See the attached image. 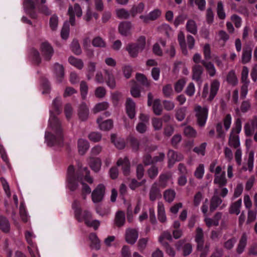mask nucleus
Instances as JSON below:
<instances>
[{"mask_svg":"<svg viewBox=\"0 0 257 257\" xmlns=\"http://www.w3.org/2000/svg\"><path fill=\"white\" fill-rule=\"evenodd\" d=\"M49 124L45 132V142L49 146L61 145L63 143V134L61 122L53 114L50 115Z\"/></svg>","mask_w":257,"mask_h":257,"instance_id":"obj_1","label":"nucleus"},{"mask_svg":"<svg viewBox=\"0 0 257 257\" xmlns=\"http://www.w3.org/2000/svg\"><path fill=\"white\" fill-rule=\"evenodd\" d=\"M195 111L197 124L200 127L204 126L208 116V108L207 107H202L200 105H197L195 108Z\"/></svg>","mask_w":257,"mask_h":257,"instance_id":"obj_2","label":"nucleus"},{"mask_svg":"<svg viewBox=\"0 0 257 257\" xmlns=\"http://www.w3.org/2000/svg\"><path fill=\"white\" fill-rule=\"evenodd\" d=\"M67 14L69 16V23L72 26H74L75 24V15L77 17H81L82 11L79 5L76 3L73 7L69 6Z\"/></svg>","mask_w":257,"mask_h":257,"instance_id":"obj_3","label":"nucleus"},{"mask_svg":"<svg viewBox=\"0 0 257 257\" xmlns=\"http://www.w3.org/2000/svg\"><path fill=\"white\" fill-rule=\"evenodd\" d=\"M105 187L102 184H98L91 193L92 201L96 203L102 201L105 194Z\"/></svg>","mask_w":257,"mask_h":257,"instance_id":"obj_4","label":"nucleus"},{"mask_svg":"<svg viewBox=\"0 0 257 257\" xmlns=\"http://www.w3.org/2000/svg\"><path fill=\"white\" fill-rule=\"evenodd\" d=\"M257 128V116H253L244 126V133L247 137L253 135L255 129Z\"/></svg>","mask_w":257,"mask_h":257,"instance_id":"obj_5","label":"nucleus"},{"mask_svg":"<svg viewBox=\"0 0 257 257\" xmlns=\"http://www.w3.org/2000/svg\"><path fill=\"white\" fill-rule=\"evenodd\" d=\"M195 241L197 243V250L198 251H202L204 247L205 240L203 229L200 227H198L196 229Z\"/></svg>","mask_w":257,"mask_h":257,"instance_id":"obj_6","label":"nucleus"},{"mask_svg":"<svg viewBox=\"0 0 257 257\" xmlns=\"http://www.w3.org/2000/svg\"><path fill=\"white\" fill-rule=\"evenodd\" d=\"M40 50L44 59L49 61L54 54V50L48 42H44L41 45Z\"/></svg>","mask_w":257,"mask_h":257,"instance_id":"obj_7","label":"nucleus"},{"mask_svg":"<svg viewBox=\"0 0 257 257\" xmlns=\"http://www.w3.org/2000/svg\"><path fill=\"white\" fill-rule=\"evenodd\" d=\"M185 239H181L177 241L175 244V247L178 250L182 248L183 255L187 256L192 251V245L190 243H186Z\"/></svg>","mask_w":257,"mask_h":257,"instance_id":"obj_8","label":"nucleus"},{"mask_svg":"<svg viewBox=\"0 0 257 257\" xmlns=\"http://www.w3.org/2000/svg\"><path fill=\"white\" fill-rule=\"evenodd\" d=\"M218 189H214V195L210 200L209 210L211 212H214L222 202V200L218 195Z\"/></svg>","mask_w":257,"mask_h":257,"instance_id":"obj_9","label":"nucleus"},{"mask_svg":"<svg viewBox=\"0 0 257 257\" xmlns=\"http://www.w3.org/2000/svg\"><path fill=\"white\" fill-rule=\"evenodd\" d=\"M125 111L130 119H133L136 116V103L131 98H127L126 100Z\"/></svg>","mask_w":257,"mask_h":257,"instance_id":"obj_10","label":"nucleus"},{"mask_svg":"<svg viewBox=\"0 0 257 257\" xmlns=\"http://www.w3.org/2000/svg\"><path fill=\"white\" fill-rule=\"evenodd\" d=\"M104 79L107 85L111 89L116 87V81L112 70L104 69Z\"/></svg>","mask_w":257,"mask_h":257,"instance_id":"obj_11","label":"nucleus"},{"mask_svg":"<svg viewBox=\"0 0 257 257\" xmlns=\"http://www.w3.org/2000/svg\"><path fill=\"white\" fill-rule=\"evenodd\" d=\"M138 236V231L136 229L128 228L126 230L125 239L128 243L134 244L136 242Z\"/></svg>","mask_w":257,"mask_h":257,"instance_id":"obj_12","label":"nucleus"},{"mask_svg":"<svg viewBox=\"0 0 257 257\" xmlns=\"http://www.w3.org/2000/svg\"><path fill=\"white\" fill-rule=\"evenodd\" d=\"M203 71V67L199 64H195L192 67V78L200 84H201L202 82L201 76Z\"/></svg>","mask_w":257,"mask_h":257,"instance_id":"obj_13","label":"nucleus"},{"mask_svg":"<svg viewBox=\"0 0 257 257\" xmlns=\"http://www.w3.org/2000/svg\"><path fill=\"white\" fill-rule=\"evenodd\" d=\"M23 6L26 13L29 15L32 18H37V14L34 11L35 6L33 1L31 0H25L23 3Z\"/></svg>","mask_w":257,"mask_h":257,"instance_id":"obj_14","label":"nucleus"},{"mask_svg":"<svg viewBox=\"0 0 257 257\" xmlns=\"http://www.w3.org/2000/svg\"><path fill=\"white\" fill-rule=\"evenodd\" d=\"M162 194L161 191L156 182L154 183L149 191V199L151 201H155L157 199L161 198Z\"/></svg>","mask_w":257,"mask_h":257,"instance_id":"obj_15","label":"nucleus"},{"mask_svg":"<svg viewBox=\"0 0 257 257\" xmlns=\"http://www.w3.org/2000/svg\"><path fill=\"white\" fill-rule=\"evenodd\" d=\"M169 167L171 168L176 161H180L183 159V155L173 150H169L168 153Z\"/></svg>","mask_w":257,"mask_h":257,"instance_id":"obj_16","label":"nucleus"},{"mask_svg":"<svg viewBox=\"0 0 257 257\" xmlns=\"http://www.w3.org/2000/svg\"><path fill=\"white\" fill-rule=\"evenodd\" d=\"M219 86L220 83L218 80L214 79L212 81L210 84L209 95L207 99L208 101H211L214 99L219 90Z\"/></svg>","mask_w":257,"mask_h":257,"instance_id":"obj_17","label":"nucleus"},{"mask_svg":"<svg viewBox=\"0 0 257 257\" xmlns=\"http://www.w3.org/2000/svg\"><path fill=\"white\" fill-rule=\"evenodd\" d=\"M252 54V48L249 45H246L242 50L241 56V62L242 64H246L251 60Z\"/></svg>","mask_w":257,"mask_h":257,"instance_id":"obj_18","label":"nucleus"},{"mask_svg":"<svg viewBox=\"0 0 257 257\" xmlns=\"http://www.w3.org/2000/svg\"><path fill=\"white\" fill-rule=\"evenodd\" d=\"M132 24L130 22H121L118 26V31L124 36H127L131 34Z\"/></svg>","mask_w":257,"mask_h":257,"instance_id":"obj_19","label":"nucleus"},{"mask_svg":"<svg viewBox=\"0 0 257 257\" xmlns=\"http://www.w3.org/2000/svg\"><path fill=\"white\" fill-rule=\"evenodd\" d=\"M78 114L79 118L81 120L85 121L87 119L89 115V109L85 102H83L80 104L78 109Z\"/></svg>","mask_w":257,"mask_h":257,"instance_id":"obj_20","label":"nucleus"},{"mask_svg":"<svg viewBox=\"0 0 257 257\" xmlns=\"http://www.w3.org/2000/svg\"><path fill=\"white\" fill-rule=\"evenodd\" d=\"M118 166H122L123 173L124 175H128L130 170V163L127 157H125L123 159L120 158L117 162Z\"/></svg>","mask_w":257,"mask_h":257,"instance_id":"obj_21","label":"nucleus"},{"mask_svg":"<svg viewBox=\"0 0 257 257\" xmlns=\"http://www.w3.org/2000/svg\"><path fill=\"white\" fill-rule=\"evenodd\" d=\"M158 218L161 223H165L167 220L165 213V207L163 203L161 201L158 202L157 206Z\"/></svg>","mask_w":257,"mask_h":257,"instance_id":"obj_22","label":"nucleus"},{"mask_svg":"<svg viewBox=\"0 0 257 257\" xmlns=\"http://www.w3.org/2000/svg\"><path fill=\"white\" fill-rule=\"evenodd\" d=\"M242 205L241 199H239L237 201L232 203L229 207V213L230 214H234L238 215L240 212V208Z\"/></svg>","mask_w":257,"mask_h":257,"instance_id":"obj_23","label":"nucleus"},{"mask_svg":"<svg viewBox=\"0 0 257 257\" xmlns=\"http://www.w3.org/2000/svg\"><path fill=\"white\" fill-rule=\"evenodd\" d=\"M247 236L246 233H243L236 249V252L238 254H241L243 252L247 244Z\"/></svg>","mask_w":257,"mask_h":257,"instance_id":"obj_24","label":"nucleus"},{"mask_svg":"<svg viewBox=\"0 0 257 257\" xmlns=\"http://www.w3.org/2000/svg\"><path fill=\"white\" fill-rule=\"evenodd\" d=\"M76 218L79 222L84 221L85 224H87L90 221L92 218L91 214L87 210H85L83 212L81 211L79 212L78 215L75 216Z\"/></svg>","mask_w":257,"mask_h":257,"instance_id":"obj_25","label":"nucleus"},{"mask_svg":"<svg viewBox=\"0 0 257 257\" xmlns=\"http://www.w3.org/2000/svg\"><path fill=\"white\" fill-rule=\"evenodd\" d=\"M227 179L225 177V172L223 171L220 175L214 176L213 183L218 185L219 188L224 187L227 184Z\"/></svg>","mask_w":257,"mask_h":257,"instance_id":"obj_26","label":"nucleus"},{"mask_svg":"<svg viewBox=\"0 0 257 257\" xmlns=\"http://www.w3.org/2000/svg\"><path fill=\"white\" fill-rule=\"evenodd\" d=\"M102 118L99 117L97 119V122L99 124V128L101 130L106 131H109L112 127L113 122L111 119H107L102 122Z\"/></svg>","mask_w":257,"mask_h":257,"instance_id":"obj_27","label":"nucleus"},{"mask_svg":"<svg viewBox=\"0 0 257 257\" xmlns=\"http://www.w3.org/2000/svg\"><path fill=\"white\" fill-rule=\"evenodd\" d=\"M126 51L132 57H136L139 53L143 51L142 49L139 48L138 45L134 43L129 44L126 47Z\"/></svg>","mask_w":257,"mask_h":257,"instance_id":"obj_28","label":"nucleus"},{"mask_svg":"<svg viewBox=\"0 0 257 257\" xmlns=\"http://www.w3.org/2000/svg\"><path fill=\"white\" fill-rule=\"evenodd\" d=\"M202 64L205 67L210 77H213L216 75V70L214 64L211 62L203 61Z\"/></svg>","mask_w":257,"mask_h":257,"instance_id":"obj_29","label":"nucleus"},{"mask_svg":"<svg viewBox=\"0 0 257 257\" xmlns=\"http://www.w3.org/2000/svg\"><path fill=\"white\" fill-rule=\"evenodd\" d=\"M125 221V214L122 211H118L115 216L114 223L117 227L124 225Z\"/></svg>","mask_w":257,"mask_h":257,"instance_id":"obj_30","label":"nucleus"},{"mask_svg":"<svg viewBox=\"0 0 257 257\" xmlns=\"http://www.w3.org/2000/svg\"><path fill=\"white\" fill-rule=\"evenodd\" d=\"M89 239L91 241L90 247L96 250L100 248V241L95 233H91L89 236Z\"/></svg>","mask_w":257,"mask_h":257,"instance_id":"obj_31","label":"nucleus"},{"mask_svg":"<svg viewBox=\"0 0 257 257\" xmlns=\"http://www.w3.org/2000/svg\"><path fill=\"white\" fill-rule=\"evenodd\" d=\"M54 69L57 80L59 82H61L64 76V69L63 65L56 63L54 65Z\"/></svg>","mask_w":257,"mask_h":257,"instance_id":"obj_32","label":"nucleus"},{"mask_svg":"<svg viewBox=\"0 0 257 257\" xmlns=\"http://www.w3.org/2000/svg\"><path fill=\"white\" fill-rule=\"evenodd\" d=\"M89 147V143L87 141L80 139L78 141V148L79 153L81 155H83L88 150Z\"/></svg>","mask_w":257,"mask_h":257,"instance_id":"obj_33","label":"nucleus"},{"mask_svg":"<svg viewBox=\"0 0 257 257\" xmlns=\"http://www.w3.org/2000/svg\"><path fill=\"white\" fill-rule=\"evenodd\" d=\"M82 180L81 176H77L76 177L67 179L68 187L71 191H75L78 186V182Z\"/></svg>","mask_w":257,"mask_h":257,"instance_id":"obj_34","label":"nucleus"},{"mask_svg":"<svg viewBox=\"0 0 257 257\" xmlns=\"http://www.w3.org/2000/svg\"><path fill=\"white\" fill-rule=\"evenodd\" d=\"M91 169L95 172H98L101 168V161L98 158H91L89 162Z\"/></svg>","mask_w":257,"mask_h":257,"instance_id":"obj_35","label":"nucleus"},{"mask_svg":"<svg viewBox=\"0 0 257 257\" xmlns=\"http://www.w3.org/2000/svg\"><path fill=\"white\" fill-rule=\"evenodd\" d=\"M228 145L235 149L240 146L239 138L238 135L230 133L228 140Z\"/></svg>","mask_w":257,"mask_h":257,"instance_id":"obj_36","label":"nucleus"},{"mask_svg":"<svg viewBox=\"0 0 257 257\" xmlns=\"http://www.w3.org/2000/svg\"><path fill=\"white\" fill-rule=\"evenodd\" d=\"M116 17L120 20L128 19L131 15L130 12L124 8L117 9L115 11Z\"/></svg>","mask_w":257,"mask_h":257,"instance_id":"obj_37","label":"nucleus"},{"mask_svg":"<svg viewBox=\"0 0 257 257\" xmlns=\"http://www.w3.org/2000/svg\"><path fill=\"white\" fill-rule=\"evenodd\" d=\"M176 194V192L174 190L168 189L164 192L163 197L166 202L171 203L174 200Z\"/></svg>","mask_w":257,"mask_h":257,"instance_id":"obj_38","label":"nucleus"},{"mask_svg":"<svg viewBox=\"0 0 257 257\" xmlns=\"http://www.w3.org/2000/svg\"><path fill=\"white\" fill-rule=\"evenodd\" d=\"M69 63L79 69H82L84 66V64L81 59L75 58L71 56L68 58Z\"/></svg>","mask_w":257,"mask_h":257,"instance_id":"obj_39","label":"nucleus"},{"mask_svg":"<svg viewBox=\"0 0 257 257\" xmlns=\"http://www.w3.org/2000/svg\"><path fill=\"white\" fill-rule=\"evenodd\" d=\"M186 30L188 32L193 35L197 33V26L196 22L191 19L189 20L186 25Z\"/></svg>","mask_w":257,"mask_h":257,"instance_id":"obj_40","label":"nucleus"},{"mask_svg":"<svg viewBox=\"0 0 257 257\" xmlns=\"http://www.w3.org/2000/svg\"><path fill=\"white\" fill-rule=\"evenodd\" d=\"M216 13L218 17L220 20H224L226 18V14L224 11V5L222 1H219L217 2Z\"/></svg>","mask_w":257,"mask_h":257,"instance_id":"obj_41","label":"nucleus"},{"mask_svg":"<svg viewBox=\"0 0 257 257\" xmlns=\"http://www.w3.org/2000/svg\"><path fill=\"white\" fill-rule=\"evenodd\" d=\"M145 8V5L143 3H140L138 5L133 6L130 13L133 17H135L137 14L142 13Z\"/></svg>","mask_w":257,"mask_h":257,"instance_id":"obj_42","label":"nucleus"},{"mask_svg":"<svg viewBox=\"0 0 257 257\" xmlns=\"http://www.w3.org/2000/svg\"><path fill=\"white\" fill-rule=\"evenodd\" d=\"M0 228L5 232H9L10 228V224L8 219L2 215L0 216Z\"/></svg>","mask_w":257,"mask_h":257,"instance_id":"obj_43","label":"nucleus"},{"mask_svg":"<svg viewBox=\"0 0 257 257\" xmlns=\"http://www.w3.org/2000/svg\"><path fill=\"white\" fill-rule=\"evenodd\" d=\"M70 49L73 53L76 55H79L82 53V50L78 42L76 39H74L71 42L70 46Z\"/></svg>","mask_w":257,"mask_h":257,"instance_id":"obj_44","label":"nucleus"},{"mask_svg":"<svg viewBox=\"0 0 257 257\" xmlns=\"http://www.w3.org/2000/svg\"><path fill=\"white\" fill-rule=\"evenodd\" d=\"M30 56L33 63L37 65L41 62V58L38 50L32 49L30 51Z\"/></svg>","mask_w":257,"mask_h":257,"instance_id":"obj_45","label":"nucleus"},{"mask_svg":"<svg viewBox=\"0 0 257 257\" xmlns=\"http://www.w3.org/2000/svg\"><path fill=\"white\" fill-rule=\"evenodd\" d=\"M153 110L154 113L157 115H160L163 111L161 100L159 99H155L153 104Z\"/></svg>","mask_w":257,"mask_h":257,"instance_id":"obj_46","label":"nucleus"},{"mask_svg":"<svg viewBox=\"0 0 257 257\" xmlns=\"http://www.w3.org/2000/svg\"><path fill=\"white\" fill-rule=\"evenodd\" d=\"M59 23V18L56 14H53L51 16L49 20V26L51 30L53 31H56L57 30Z\"/></svg>","mask_w":257,"mask_h":257,"instance_id":"obj_47","label":"nucleus"},{"mask_svg":"<svg viewBox=\"0 0 257 257\" xmlns=\"http://www.w3.org/2000/svg\"><path fill=\"white\" fill-rule=\"evenodd\" d=\"M188 4L191 6L193 7L195 4L198 9L203 11L205 9L206 1L205 0H188Z\"/></svg>","mask_w":257,"mask_h":257,"instance_id":"obj_48","label":"nucleus"},{"mask_svg":"<svg viewBox=\"0 0 257 257\" xmlns=\"http://www.w3.org/2000/svg\"><path fill=\"white\" fill-rule=\"evenodd\" d=\"M226 80L227 82L232 85L234 86L237 84V79L235 75L234 71L231 70L228 72L227 75Z\"/></svg>","mask_w":257,"mask_h":257,"instance_id":"obj_49","label":"nucleus"},{"mask_svg":"<svg viewBox=\"0 0 257 257\" xmlns=\"http://www.w3.org/2000/svg\"><path fill=\"white\" fill-rule=\"evenodd\" d=\"M186 107H182L177 109L175 113V117L176 119L179 121H181L184 120L186 116Z\"/></svg>","mask_w":257,"mask_h":257,"instance_id":"obj_50","label":"nucleus"},{"mask_svg":"<svg viewBox=\"0 0 257 257\" xmlns=\"http://www.w3.org/2000/svg\"><path fill=\"white\" fill-rule=\"evenodd\" d=\"M165 239L169 241L173 240L171 233L167 230L163 232L159 237V241L162 245L163 244V243H168L164 240Z\"/></svg>","mask_w":257,"mask_h":257,"instance_id":"obj_51","label":"nucleus"},{"mask_svg":"<svg viewBox=\"0 0 257 257\" xmlns=\"http://www.w3.org/2000/svg\"><path fill=\"white\" fill-rule=\"evenodd\" d=\"M92 44L95 47L104 48L106 47L104 40L99 36L95 37L92 41Z\"/></svg>","mask_w":257,"mask_h":257,"instance_id":"obj_52","label":"nucleus"},{"mask_svg":"<svg viewBox=\"0 0 257 257\" xmlns=\"http://www.w3.org/2000/svg\"><path fill=\"white\" fill-rule=\"evenodd\" d=\"M186 83V80L184 78H181L179 79L174 84L175 91L177 93L181 92L185 84Z\"/></svg>","mask_w":257,"mask_h":257,"instance_id":"obj_53","label":"nucleus"},{"mask_svg":"<svg viewBox=\"0 0 257 257\" xmlns=\"http://www.w3.org/2000/svg\"><path fill=\"white\" fill-rule=\"evenodd\" d=\"M88 87L86 82L82 81L80 84V91L82 98L84 100L86 99L88 93Z\"/></svg>","mask_w":257,"mask_h":257,"instance_id":"obj_54","label":"nucleus"},{"mask_svg":"<svg viewBox=\"0 0 257 257\" xmlns=\"http://www.w3.org/2000/svg\"><path fill=\"white\" fill-rule=\"evenodd\" d=\"M184 134L188 138H195L197 136V132L191 126H187L184 128Z\"/></svg>","mask_w":257,"mask_h":257,"instance_id":"obj_55","label":"nucleus"},{"mask_svg":"<svg viewBox=\"0 0 257 257\" xmlns=\"http://www.w3.org/2000/svg\"><path fill=\"white\" fill-rule=\"evenodd\" d=\"M162 91L165 97H171L174 93L172 85L170 84L165 85L163 87Z\"/></svg>","mask_w":257,"mask_h":257,"instance_id":"obj_56","label":"nucleus"},{"mask_svg":"<svg viewBox=\"0 0 257 257\" xmlns=\"http://www.w3.org/2000/svg\"><path fill=\"white\" fill-rule=\"evenodd\" d=\"M109 106V104L107 102H102L95 105L93 109L94 113H97L100 111L106 109Z\"/></svg>","mask_w":257,"mask_h":257,"instance_id":"obj_57","label":"nucleus"},{"mask_svg":"<svg viewBox=\"0 0 257 257\" xmlns=\"http://www.w3.org/2000/svg\"><path fill=\"white\" fill-rule=\"evenodd\" d=\"M204 174V166L203 164H200L196 169L194 172L195 177L198 179H201Z\"/></svg>","mask_w":257,"mask_h":257,"instance_id":"obj_58","label":"nucleus"},{"mask_svg":"<svg viewBox=\"0 0 257 257\" xmlns=\"http://www.w3.org/2000/svg\"><path fill=\"white\" fill-rule=\"evenodd\" d=\"M136 78L140 82L142 85L148 86L150 85V82L147 78L143 74L137 73Z\"/></svg>","mask_w":257,"mask_h":257,"instance_id":"obj_59","label":"nucleus"},{"mask_svg":"<svg viewBox=\"0 0 257 257\" xmlns=\"http://www.w3.org/2000/svg\"><path fill=\"white\" fill-rule=\"evenodd\" d=\"M248 69L246 66H243L241 71V81L242 83H249L248 79Z\"/></svg>","mask_w":257,"mask_h":257,"instance_id":"obj_60","label":"nucleus"},{"mask_svg":"<svg viewBox=\"0 0 257 257\" xmlns=\"http://www.w3.org/2000/svg\"><path fill=\"white\" fill-rule=\"evenodd\" d=\"M158 168L155 165L151 167L147 171L149 177L152 179H155L158 175Z\"/></svg>","mask_w":257,"mask_h":257,"instance_id":"obj_61","label":"nucleus"},{"mask_svg":"<svg viewBox=\"0 0 257 257\" xmlns=\"http://www.w3.org/2000/svg\"><path fill=\"white\" fill-rule=\"evenodd\" d=\"M0 180H1V183L2 184L3 189L5 191L7 196L9 198H10L11 196V193L10 191V186H9V185L8 182L4 177H1L0 179Z\"/></svg>","mask_w":257,"mask_h":257,"instance_id":"obj_62","label":"nucleus"},{"mask_svg":"<svg viewBox=\"0 0 257 257\" xmlns=\"http://www.w3.org/2000/svg\"><path fill=\"white\" fill-rule=\"evenodd\" d=\"M206 146L207 144L206 143H203L199 146L195 147L193 151L198 155L204 156Z\"/></svg>","mask_w":257,"mask_h":257,"instance_id":"obj_63","label":"nucleus"},{"mask_svg":"<svg viewBox=\"0 0 257 257\" xmlns=\"http://www.w3.org/2000/svg\"><path fill=\"white\" fill-rule=\"evenodd\" d=\"M241 128L242 125L241 119L240 118H238L235 120V126L232 128L231 133L238 135L240 133Z\"/></svg>","mask_w":257,"mask_h":257,"instance_id":"obj_64","label":"nucleus"}]
</instances>
